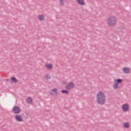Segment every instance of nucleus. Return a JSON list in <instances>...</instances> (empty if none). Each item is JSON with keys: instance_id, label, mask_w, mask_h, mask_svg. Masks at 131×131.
<instances>
[{"instance_id": "obj_18", "label": "nucleus", "mask_w": 131, "mask_h": 131, "mask_svg": "<svg viewBox=\"0 0 131 131\" xmlns=\"http://www.w3.org/2000/svg\"><path fill=\"white\" fill-rule=\"evenodd\" d=\"M66 1V0H60V3L61 5H64Z\"/></svg>"}, {"instance_id": "obj_14", "label": "nucleus", "mask_w": 131, "mask_h": 131, "mask_svg": "<svg viewBox=\"0 0 131 131\" xmlns=\"http://www.w3.org/2000/svg\"><path fill=\"white\" fill-rule=\"evenodd\" d=\"M11 80V82H13V83H17V82H18V79L15 77H12Z\"/></svg>"}, {"instance_id": "obj_13", "label": "nucleus", "mask_w": 131, "mask_h": 131, "mask_svg": "<svg viewBox=\"0 0 131 131\" xmlns=\"http://www.w3.org/2000/svg\"><path fill=\"white\" fill-rule=\"evenodd\" d=\"M123 126L125 128H129V127H130L129 123H128L127 122L123 123Z\"/></svg>"}, {"instance_id": "obj_17", "label": "nucleus", "mask_w": 131, "mask_h": 131, "mask_svg": "<svg viewBox=\"0 0 131 131\" xmlns=\"http://www.w3.org/2000/svg\"><path fill=\"white\" fill-rule=\"evenodd\" d=\"M61 93L62 94H66L67 95H69V92H68L67 90H62Z\"/></svg>"}, {"instance_id": "obj_1", "label": "nucleus", "mask_w": 131, "mask_h": 131, "mask_svg": "<svg viewBox=\"0 0 131 131\" xmlns=\"http://www.w3.org/2000/svg\"><path fill=\"white\" fill-rule=\"evenodd\" d=\"M96 100L98 104L104 105L106 102L105 93L102 91L98 92L96 94Z\"/></svg>"}, {"instance_id": "obj_12", "label": "nucleus", "mask_w": 131, "mask_h": 131, "mask_svg": "<svg viewBox=\"0 0 131 131\" xmlns=\"http://www.w3.org/2000/svg\"><path fill=\"white\" fill-rule=\"evenodd\" d=\"M77 2L79 5H81V6H84L85 5V2H84V0H77Z\"/></svg>"}, {"instance_id": "obj_6", "label": "nucleus", "mask_w": 131, "mask_h": 131, "mask_svg": "<svg viewBox=\"0 0 131 131\" xmlns=\"http://www.w3.org/2000/svg\"><path fill=\"white\" fill-rule=\"evenodd\" d=\"M122 70L125 74H128V73H130V68L127 67H124L122 69Z\"/></svg>"}, {"instance_id": "obj_19", "label": "nucleus", "mask_w": 131, "mask_h": 131, "mask_svg": "<svg viewBox=\"0 0 131 131\" xmlns=\"http://www.w3.org/2000/svg\"><path fill=\"white\" fill-rule=\"evenodd\" d=\"M62 83H63V84H66V83H67V82L66 81H63L62 82Z\"/></svg>"}, {"instance_id": "obj_2", "label": "nucleus", "mask_w": 131, "mask_h": 131, "mask_svg": "<svg viewBox=\"0 0 131 131\" xmlns=\"http://www.w3.org/2000/svg\"><path fill=\"white\" fill-rule=\"evenodd\" d=\"M116 23H117V18H116V16L114 15L110 16L106 21L107 25L108 26H111L112 27L115 26V25H116Z\"/></svg>"}, {"instance_id": "obj_16", "label": "nucleus", "mask_w": 131, "mask_h": 131, "mask_svg": "<svg viewBox=\"0 0 131 131\" xmlns=\"http://www.w3.org/2000/svg\"><path fill=\"white\" fill-rule=\"evenodd\" d=\"M45 79L49 80V79H51V76L49 74H46L45 76Z\"/></svg>"}, {"instance_id": "obj_5", "label": "nucleus", "mask_w": 131, "mask_h": 131, "mask_svg": "<svg viewBox=\"0 0 131 131\" xmlns=\"http://www.w3.org/2000/svg\"><path fill=\"white\" fill-rule=\"evenodd\" d=\"M13 111L14 113H15V114H18V113H20V107L19 106H14L13 108Z\"/></svg>"}, {"instance_id": "obj_7", "label": "nucleus", "mask_w": 131, "mask_h": 131, "mask_svg": "<svg viewBox=\"0 0 131 131\" xmlns=\"http://www.w3.org/2000/svg\"><path fill=\"white\" fill-rule=\"evenodd\" d=\"M50 94L51 96H54V95H58V89L57 88L53 89L51 90Z\"/></svg>"}, {"instance_id": "obj_11", "label": "nucleus", "mask_w": 131, "mask_h": 131, "mask_svg": "<svg viewBox=\"0 0 131 131\" xmlns=\"http://www.w3.org/2000/svg\"><path fill=\"white\" fill-rule=\"evenodd\" d=\"M26 102L31 105V104H32V98H31V97H28L26 100Z\"/></svg>"}, {"instance_id": "obj_4", "label": "nucleus", "mask_w": 131, "mask_h": 131, "mask_svg": "<svg viewBox=\"0 0 131 131\" xmlns=\"http://www.w3.org/2000/svg\"><path fill=\"white\" fill-rule=\"evenodd\" d=\"M74 88H75V84L72 81L69 82L68 84L66 86V89L68 90V91H71V90L74 89Z\"/></svg>"}, {"instance_id": "obj_8", "label": "nucleus", "mask_w": 131, "mask_h": 131, "mask_svg": "<svg viewBox=\"0 0 131 131\" xmlns=\"http://www.w3.org/2000/svg\"><path fill=\"white\" fill-rule=\"evenodd\" d=\"M45 67L46 68H47V69H49V70H52L53 67V64H52L51 63H47L46 64Z\"/></svg>"}, {"instance_id": "obj_3", "label": "nucleus", "mask_w": 131, "mask_h": 131, "mask_svg": "<svg viewBox=\"0 0 131 131\" xmlns=\"http://www.w3.org/2000/svg\"><path fill=\"white\" fill-rule=\"evenodd\" d=\"M122 81L123 80L122 79H114L113 84V88H114L115 90H118V89H119V83H121Z\"/></svg>"}, {"instance_id": "obj_10", "label": "nucleus", "mask_w": 131, "mask_h": 131, "mask_svg": "<svg viewBox=\"0 0 131 131\" xmlns=\"http://www.w3.org/2000/svg\"><path fill=\"white\" fill-rule=\"evenodd\" d=\"M15 117L17 121H18L19 122H22V121H23V118H22L21 116L16 115Z\"/></svg>"}, {"instance_id": "obj_9", "label": "nucleus", "mask_w": 131, "mask_h": 131, "mask_svg": "<svg viewBox=\"0 0 131 131\" xmlns=\"http://www.w3.org/2000/svg\"><path fill=\"white\" fill-rule=\"evenodd\" d=\"M129 108V106L127 104H124L122 106L123 111H127Z\"/></svg>"}, {"instance_id": "obj_15", "label": "nucleus", "mask_w": 131, "mask_h": 131, "mask_svg": "<svg viewBox=\"0 0 131 131\" xmlns=\"http://www.w3.org/2000/svg\"><path fill=\"white\" fill-rule=\"evenodd\" d=\"M38 17L39 20H40V21H43V20H45V16H43L42 14L39 15Z\"/></svg>"}]
</instances>
